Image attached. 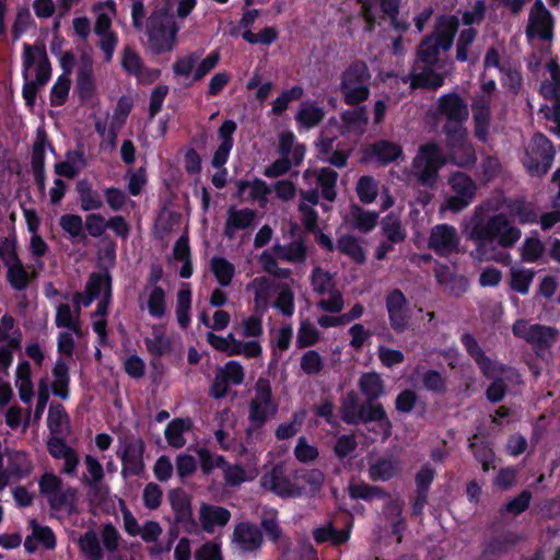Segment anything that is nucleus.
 Masks as SVG:
<instances>
[{"mask_svg":"<svg viewBox=\"0 0 560 560\" xmlns=\"http://www.w3.org/2000/svg\"><path fill=\"white\" fill-rule=\"evenodd\" d=\"M521 235V230L512 225L504 213L475 220L469 231V240L476 245V256L487 260L495 258L499 247L512 248Z\"/></svg>","mask_w":560,"mask_h":560,"instance_id":"obj_1","label":"nucleus"},{"mask_svg":"<svg viewBox=\"0 0 560 560\" xmlns=\"http://www.w3.org/2000/svg\"><path fill=\"white\" fill-rule=\"evenodd\" d=\"M22 77L24 84L22 96L25 105L33 107L36 103L38 90L45 86L51 78V63L44 45H23Z\"/></svg>","mask_w":560,"mask_h":560,"instance_id":"obj_2","label":"nucleus"},{"mask_svg":"<svg viewBox=\"0 0 560 560\" xmlns=\"http://www.w3.org/2000/svg\"><path fill=\"white\" fill-rule=\"evenodd\" d=\"M371 72L365 61L353 60L340 75L339 91L349 106L364 103L370 96Z\"/></svg>","mask_w":560,"mask_h":560,"instance_id":"obj_3","label":"nucleus"},{"mask_svg":"<svg viewBox=\"0 0 560 560\" xmlns=\"http://www.w3.org/2000/svg\"><path fill=\"white\" fill-rule=\"evenodd\" d=\"M445 163L446 159L440 145L435 142H427L419 147L411 166L418 183L433 188L438 182L439 172Z\"/></svg>","mask_w":560,"mask_h":560,"instance_id":"obj_4","label":"nucleus"},{"mask_svg":"<svg viewBox=\"0 0 560 560\" xmlns=\"http://www.w3.org/2000/svg\"><path fill=\"white\" fill-rule=\"evenodd\" d=\"M556 150L550 139L541 132H536L526 151L523 165L532 177L541 178L552 166Z\"/></svg>","mask_w":560,"mask_h":560,"instance_id":"obj_5","label":"nucleus"},{"mask_svg":"<svg viewBox=\"0 0 560 560\" xmlns=\"http://www.w3.org/2000/svg\"><path fill=\"white\" fill-rule=\"evenodd\" d=\"M175 22L165 13H152L147 23L149 47L153 55L172 51L177 35Z\"/></svg>","mask_w":560,"mask_h":560,"instance_id":"obj_6","label":"nucleus"},{"mask_svg":"<svg viewBox=\"0 0 560 560\" xmlns=\"http://www.w3.org/2000/svg\"><path fill=\"white\" fill-rule=\"evenodd\" d=\"M435 112L438 116L445 118L442 127L444 135H448L451 130L465 129L464 124L469 117L468 104L457 92L440 95L435 103Z\"/></svg>","mask_w":560,"mask_h":560,"instance_id":"obj_7","label":"nucleus"},{"mask_svg":"<svg viewBox=\"0 0 560 560\" xmlns=\"http://www.w3.org/2000/svg\"><path fill=\"white\" fill-rule=\"evenodd\" d=\"M525 34L528 39L549 42L553 38L555 18L541 0H536L530 8Z\"/></svg>","mask_w":560,"mask_h":560,"instance_id":"obj_8","label":"nucleus"},{"mask_svg":"<svg viewBox=\"0 0 560 560\" xmlns=\"http://www.w3.org/2000/svg\"><path fill=\"white\" fill-rule=\"evenodd\" d=\"M390 328L396 334L405 332L410 325L411 312L406 295L400 289L390 290L385 298Z\"/></svg>","mask_w":560,"mask_h":560,"instance_id":"obj_9","label":"nucleus"},{"mask_svg":"<svg viewBox=\"0 0 560 560\" xmlns=\"http://www.w3.org/2000/svg\"><path fill=\"white\" fill-rule=\"evenodd\" d=\"M445 141L454 164L464 168L472 167L476 164V151L472 143L468 141L466 128L451 130L448 135H445Z\"/></svg>","mask_w":560,"mask_h":560,"instance_id":"obj_10","label":"nucleus"},{"mask_svg":"<svg viewBox=\"0 0 560 560\" xmlns=\"http://www.w3.org/2000/svg\"><path fill=\"white\" fill-rule=\"evenodd\" d=\"M168 501L175 525H180L186 534H197L198 523L194 518L190 497L183 489L176 488L170 491Z\"/></svg>","mask_w":560,"mask_h":560,"instance_id":"obj_11","label":"nucleus"},{"mask_svg":"<svg viewBox=\"0 0 560 560\" xmlns=\"http://www.w3.org/2000/svg\"><path fill=\"white\" fill-rule=\"evenodd\" d=\"M145 444L142 439L126 442L117 456L121 462V476L124 478L140 476L144 470L143 454Z\"/></svg>","mask_w":560,"mask_h":560,"instance_id":"obj_12","label":"nucleus"},{"mask_svg":"<svg viewBox=\"0 0 560 560\" xmlns=\"http://www.w3.org/2000/svg\"><path fill=\"white\" fill-rule=\"evenodd\" d=\"M435 475V469L429 463L423 464L417 471L415 476L416 489L411 499L412 516H422L424 508L428 504L429 491L434 481Z\"/></svg>","mask_w":560,"mask_h":560,"instance_id":"obj_13","label":"nucleus"},{"mask_svg":"<svg viewBox=\"0 0 560 560\" xmlns=\"http://www.w3.org/2000/svg\"><path fill=\"white\" fill-rule=\"evenodd\" d=\"M232 541L242 552H256L264 545V534L257 524L242 521L234 526Z\"/></svg>","mask_w":560,"mask_h":560,"instance_id":"obj_14","label":"nucleus"},{"mask_svg":"<svg viewBox=\"0 0 560 560\" xmlns=\"http://www.w3.org/2000/svg\"><path fill=\"white\" fill-rule=\"evenodd\" d=\"M429 247L441 257L458 253L459 237L456 229L450 224L435 225L429 237Z\"/></svg>","mask_w":560,"mask_h":560,"instance_id":"obj_15","label":"nucleus"},{"mask_svg":"<svg viewBox=\"0 0 560 560\" xmlns=\"http://www.w3.org/2000/svg\"><path fill=\"white\" fill-rule=\"evenodd\" d=\"M376 422L383 440H387L392 435L393 424L388 418L383 405L377 400H365L362 402L361 412L358 419V425L363 423Z\"/></svg>","mask_w":560,"mask_h":560,"instance_id":"obj_16","label":"nucleus"},{"mask_svg":"<svg viewBox=\"0 0 560 560\" xmlns=\"http://www.w3.org/2000/svg\"><path fill=\"white\" fill-rule=\"evenodd\" d=\"M419 72H411L402 78L404 83H410L411 90H438L445 83V75L436 72V66L417 65Z\"/></svg>","mask_w":560,"mask_h":560,"instance_id":"obj_17","label":"nucleus"},{"mask_svg":"<svg viewBox=\"0 0 560 560\" xmlns=\"http://www.w3.org/2000/svg\"><path fill=\"white\" fill-rule=\"evenodd\" d=\"M491 102L492 97L490 96H478L471 103L475 137L483 143L489 137Z\"/></svg>","mask_w":560,"mask_h":560,"instance_id":"obj_18","label":"nucleus"},{"mask_svg":"<svg viewBox=\"0 0 560 560\" xmlns=\"http://www.w3.org/2000/svg\"><path fill=\"white\" fill-rule=\"evenodd\" d=\"M237 129V125L232 119L224 120L218 129V138L220 144L213 153L211 164L213 167H223L230 158V153L234 145L233 136Z\"/></svg>","mask_w":560,"mask_h":560,"instance_id":"obj_19","label":"nucleus"},{"mask_svg":"<svg viewBox=\"0 0 560 560\" xmlns=\"http://www.w3.org/2000/svg\"><path fill=\"white\" fill-rule=\"evenodd\" d=\"M459 25L460 21L456 14L443 13L436 16L433 32L429 35L436 39L440 45L443 44L452 49Z\"/></svg>","mask_w":560,"mask_h":560,"instance_id":"obj_20","label":"nucleus"},{"mask_svg":"<svg viewBox=\"0 0 560 560\" xmlns=\"http://www.w3.org/2000/svg\"><path fill=\"white\" fill-rule=\"evenodd\" d=\"M264 489L270 490L279 497L287 498L294 494L293 485L281 466H275L260 478Z\"/></svg>","mask_w":560,"mask_h":560,"instance_id":"obj_21","label":"nucleus"},{"mask_svg":"<svg viewBox=\"0 0 560 560\" xmlns=\"http://www.w3.org/2000/svg\"><path fill=\"white\" fill-rule=\"evenodd\" d=\"M460 342L469 357L476 362L482 375L487 378L492 377L494 371L493 361L485 353L477 339L470 332H464L460 336Z\"/></svg>","mask_w":560,"mask_h":560,"instance_id":"obj_22","label":"nucleus"},{"mask_svg":"<svg viewBox=\"0 0 560 560\" xmlns=\"http://www.w3.org/2000/svg\"><path fill=\"white\" fill-rule=\"evenodd\" d=\"M199 520L202 529L212 534L214 527H224L231 520V512L223 506L202 503L199 511Z\"/></svg>","mask_w":560,"mask_h":560,"instance_id":"obj_23","label":"nucleus"},{"mask_svg":"<svg viewBox=\"0 0 560 560\" xmlns=\"http://www.w3.org/2000/svg\"><path fill=\"white\" fill-rule=\"evenodd\" d=\"M77 93L81 102L89 101L95 90L94 72L92 59L88 56L81 57L77 75Z\"/></svg>","mask_w":560,"mask_h":560,"instance_id":"obj_24","label":"nucleus"},{"mask_svg":"<svg viewBox=\"0 0 560 560\" xmlns=\"http://www.w3.org/2000/svg\"><path fill=\"white\" fill-rule=\"evenodd\" d=\"M451 50L445 45L425 35L419 43L416 51V65L424 66H439L441 51L446 52Z\"/></svg>","mask_w":560,"mask_h":560,"instance_id":"obj_25","label":"nucleus"},{"mask_svg":"<svg viewBox=\"0 0 560 560\" xmlns=\"http://www.w3.org/2000/svg\"><path fill=\"white\" fill-rule=\"evenodd\" d=\"M361 394L365 397V400H378L385 395V383L382 376L375 372L363 373L358 382Z\"/></svg>","mask_w":560,"mask_h":560,"instance_id":"obj_26","label":"nucleus"},{"mask_svg":"<svg viewBox=\"0 0 560 560\" xmlns=\"http://www.w3.org/2000/svg\"><path fill=\"white\" fill-rule=\"evenodd\" d=\"M47 427L50 435H62L69 432L70 417L60 402H51L48 409Z\"/></svg>","mask_w":560,"mask_h":560,"instance_id":"obj_27","label":"nucleus"},{"mask_svg":"<svg viewBox=\"0 0 560 560\" xmlns=\"http://www.w3.org/2000/svg\"><path fill=\"white\" fill-rule=\"evenodd\" d=\"M557 329L541 324H532L527 343L532 345L535 351L547 350L551 347L557 337Z\"/></svg>","mask_w":560,"mask_h":560,"instance_id":"obj_28","label":"nucleus"},{"mask_svg":"<svg viewBox=\"0 0 560 560\" xmlns=\"http://www.w3.org/2000/svg\"><path fill=\"white\" fill-rule=\"evenodd\" d=\"M378 212L369 211L358 205H352L350 209V223L361 233H369L376 226Z\"/></svg>","mask_w":560,"mask_h":560,"instance_id":"obj_29","label":"nucleus"},{"mask_svg":"<svg viewBox=\"0 0 560 560\" xmlns=\"http://www.w3.org/2000/svg\"><path fill=\"white\" fill-rule=\"evenodd\" d=\"M337 249L358 265H363L366 261L365 250L361 246L359 238L352 234L339 236Z\"/></svg>","mask_w":560,"mask_h":560,"instance_id":"obj_30","label":"nucleus"},{"mask_svg":"<svg viewBox=\"0 0 560 560\" xmlns=\"http://www.w3.org/2000/svg\"><path fill=\"white\" fill-rule=\"evenodd\" d=\"M144 345L150 354L161 358L168 354L173 348V341L165 335L160 326L154 325L152 328V338H144Z\"/></svg>","mask_w":560,"mask_h":560,"instance_id":"obj_31","label":"nucleus"},{"mask_svg":"<svg viewBox=\"0 0 560 560\" xmlns=\"http://www.w3.org/2000/svg\"><path fill=\"white\" fill-rule=\"evenodd\" d=\"M75 190L80 199V208L83 211L98 210L103 208V200L97 190L86 179H80L77 183Z\"/></svg>","mask_w":560,"mask_h":560,"instance_id":"obj_32","label":"nucleus"},{"mask_svg":"<svg viewBox=\"0 0 560 560\" xmlns=\"http://www.w3.org/2000/svg\"><path fill=\"white\" fill-rule=\"evenodd\" d=\"M314 173L316 175V183L320 187L322 197L327 201H335L337 197L338 173L330 167H322Z\"/></svg>","mask_w":560,"mask_h":560,"instance_id":"obj_33","label":"nucleus"},{"mask_svg":"<svg viewBox=\"0 0 560 560\" xmlns=\"http://www.w3.org/2000/svg\"><path fill=\"white\" fill-rule=\"evenodd\" d=\"M371 152L382 165H387L402 155V148L389 140H378L372 144Z\"/></svg>","mask_w":560,"mask_h":560,"instance_id":"obj_34","label":"nucleus"},{"mask_svg":"<svg viewBox=\"0 0 560 560\" xmlns=\"http://www.w3.org/2000/svg\"><path fill=\"white\" fill-rule=\"evenodd\" d=\"M362 402L354 390H349L341 399L340 417L349 425H358Z\"/></svg>","mask_w":560,"mask_h":560,"instance_id":"obj_35","label":"nucleus"},{"mask_svg":"<svg viewBox=\"0 0 560 560\" xmlns=\"http://www.w3.org/2000/svg\"><path fill=\"white\" fill-rule=\"evenodd\" d=\"M210 269L221 287L231 284L235 275V267L226 258L213 256L210 260Z\"/></svg>","mask_w":560,"mask_h":560,"instance_id":"obj_36","label":"nucleus"},{"mask_svg":"<svg viewBox=\"0 0 560 560\" xmlns=\"http://www.w3.org/2000/svg\"><path fill=\"white\" fill-rule=\"evenodd\" d=\"M399 471L396 460L381 458L370 466V478L374 481H388Z\"/></svg>","mask_w":560,"mask_h":560,"instance_id":"obj_37","label":"nucleus"},{"mask_svg":"<svg viewBox=\"0 0 560 560\" xmlns=\"http://www.w3.org/2000/svg\"><path fill=\"white\" fill-rule=\"evenodd\" d=\"M12 477L25 478L32 469L33 464L28 455L24 452H13L9 455L8 466L5 468Z\"/></svg>","mask_w":560,"mask_h":560,"instance_id":"obj_38","label":"nucleus"},{"mask_svg":"<svg viewBox=\"0 0 560 560\" xmlns=\"http://www.w3.org/2000/svg\"><path fill=\"white\" fill-rule=\"evenodd\" d=\"M80 551L89 559V560H103L104 552L100 545V540L94 530L90 529L85 532L78 541Z\"/></svg>","mask_w":560,"mask_h":560,"instance_id":"obj_39","label":"nucleus"},{"mask_svg":"<svg viewBox=\"0 0 560 560\" xmlns=\"http://www.w3.org/2000/svg\"><path fill=\"white\" fill-rule=\"evenodd\" d=\"M515 542L516 540L511 533L491 537L483 545L482 557H494L504 553L510 547L515 545Z\"/></svg>","mask_w":560,"mask_h":560,"instance_id":"obj_40","label":"nucleus"},{"mask_svg":"<svg viewBox=\"0 0 560 560\" xmlns=\"http://www.w3.org/2000/svg\"><path fill=\"white\" fill-rule=\"evenodd\" d=\"M191 291L189 288H182L177 293L176 317L182 329L190 325Z\"/></svg>","mask_w":560,"mask_h":560,"instance_id":"obj_41","label":"nucleus"},{"mask_svg":"<svg viewBox=\"0 0 560 560\" xmlns=\"http://www.w3.org/2000/svg\"><path fill=\"white\" fill-rule=\"evenodd\" d=\"M88 294L98 298L104 291L112 294V276L108 270L104 272H92L85 283Z\"/></svg>","mask_w":560,"mask_h":560,"instance_id":"obj_42","label":"nucleus"},{"mask_svg":"<svg viewBox=\"0 0 560 560\" xmlns=\"http://www.w3.org/2000/svg\"><path fill=\"white\" fill-rule=\"evenodd\" d=\"M147 308L153 318H163L166 314V292L162 287H154L150 290Z\"/></svg>","mask_w":560,"mask_h":560,"instance_id":"obj_43","label":"nucleus"},{"mask_svg":"<svg viewBox=\"0 0 560 560\" xmlns=\"http://www.w3.org/2000/svg\"><path fill=\"white\" fill-rule=\"evenodd\" d=\"M478 31L475 27H464L459 31L456 40V56L458 62H467L469 60L468 51L470 46L477 39Z\"/></svg>","mask_w":560,"mask_h":560,"instance_id":"obj_44","label":"nucleus"},{"mask_svg":"<svg viewBox=\"0 0 560 560\" xmlns=\"http://www.w3.org/2000/svg\"><path fill=\"white\" fill-rule=\"evenodd\" d=\"M448 184L455 194L466 196L471 199L475 198L477 187L467 174L462 172L452 173L448 178Z\"/></svg>","mask_w":560,"mask_h":560,"instance_id":"obj_45","label":"nucleus"},{"mask_svg":"<svg viewBox=\"0 0 560 560\" xmlns=\"http://www.w3.org/2000/svg\"><path fill=\"white\" fill-rule=\"evenodd\" d=\"M188 428L189 423L186 425V421L184 419H173L167 423L164 431L167 443L175 448L183 447L186 443L184 432L188 430Z\"/></svg>","mask_w":560,"mask_h":560,"instance_id":"obj_46","label":"nucleus"},{"mask_svg":"<svg viewBox=\"0 0 560 560\" xmlns=\"http://www.w3.org/2000/svg\"><path fill=\"white\" fill-rule=\"evenodd\" d=\"M77 490L73 488H68L65 491H59L52 497L48 498L49 506L52 510H61L66 509L69 514L77 512V501H75Z\"/></svg>","mask_w":560,"mask_h":560,"instance_id":"obj_47","label":"nucleus"},{"mask_svg":"<svg viewBox=\"0 0 560 560\" xmlns=\"http://www.w3.org/2000/svg\"><path fill=\"white\" fill-rule=\"evenodd\" d=\"M510 213L517 219L522 225L533 224L538 221V213L535 208L525 200H514L510 205Z\"/></svg>","mask_w":560,"mask_h":560,"instance_id":"obj_48","label":"nucleus"},{"mask_svg":"<svg viewBox=\"0 0 560 560\" xmlns=\"http://www.w3.org/2000/svg\"><path fill=\"white\" fill-rule=\"evenodd\" d=\"M7 281L15 291H23L27 288L31 277L22 261L7 267Z\"/></svg>","mask_w":560,"mask_h":560,"instance_id":"obj_49","label":"nucleus"},{"mask_svg":"<svg viewBox=\"0 0 560 560\" xmlns=\"http://www.w3.org/2000/svg\"><path fill=\"white\" fill-rule=\"evenodd\" d=\"M355 190L360 201L369 205L375 201L378 195V185L374 177L363 175L359 178Z\"/></svg>","mask_w":560,"mask_h":560,"instance_id":"obj_50","label":"nucleus"},{"mask_svg":"<svg viewBox=\"0 0 560 560\" xmlns=\"http://www.w3.org/2000/svg\"><path fill=\"white\" fill-rule=\"evenodd\" d=\"M325 117V112L322 107L315 105H305L296 113L295 119L298 124L311 129L316 127Z\"/></svg>","mask_w":560,"mask_h":560,"instance_id":"obj_51","label":"nucleus"},{"mask_svg":"<svg viewBox=\"0 0 560 560\" xmlns=\"http://www.w3.org/2000/svg\"><path fill=\"white\" fill-rule=\"evenodd\" d=\"M349 495L354 500L362 499L364 501H372L375 498H384L386 492L381 487L371 486L362 481L349 486Z\"/></svg>","mask_w":560,"mask_h":560,"instance_id":"obj_52","label":"nucleus"},{"mask_svg":"<svg viewBox=\"0 0 560 560\" xmlns=\"http://www.w3.org/2000/svg\"><path fill=\"white\" fill-rule=\"evenodd\" d=\"M250 401H259V404H264L265 406H271V416L276 415L278 411V405L272 396V388L269 380L259 377L255 384V398Z\"/></svg>","mask_w":560,"mask_h":560,"instance_id":"obj_53","label":"nucleus"},{"mask_svg":"<svg viewBox=\"0 0 560 560\" xmlns=\"http://www.w3.org/2000/svg\"><path fill=\"white\" fill-rule=\"evenodd\" d=\"M60 228L68 233L72 238L86 240L84 232V223L79 214L67 213L61 215L59 220Z\"/></svg>","mask_w":560,"mask_h":560,"instance_id":"obj_54","label":"nucleus"},{"mask_svg":"<svg viewBox=\"0 0 560 560\" xmlns=\"http://www.w3.org/2000/svg\"><path fill=\"white\" fill-rule=\"evenodd\" d=\"M230 225L237 230H245L250 228L256 219V211L249 208L235 209L231 207L228 212Z\"/></svg>","mask_w":560,"mask_h":560,"instance_id":"obj_55","label":"nucleus"},{"mask_svg":"<svg viewBox=\"0 0 560 560\" xmlns=\"http://www.w3.org/2000/svg\"><path fill=\"white\" fill-rule=\"evenodd\" d=\"M304 90L300 85H294L289 90H284L273 102L271 112L276 116L282 115L292 101H298L303 96Z\"/></svg>","mask_w":560,"mask_h":560,"instance_id":"obj_56","label":"nucleus"},{"mask_svg":"<svg viewBox=\"0 0 560 560\" xmlns=\"http://www.w3.org/2000/svg\"><path fill=\"white\" fill-rule=\"evenodd\" d=\"M140 55L131 46H126L121 54V68L129 75H138L143 69Z\"/></svg>","mask_w":560,"mask_h":560,"instance_id":"obj_57","label":"nucleus"},{"mask_svg":"<svg viewBox=\"0 0 560 560\" xmlns=\"http://www.w3.org/2000/svg\"><path fill=\"white\" fill-rule=\"evenodd\" d=\"M319 340V331L310 320L301 322L296 336V347L300 349L314 346Z\"/></svg>","mask_w":560,"mask_h":560,"instance_id":"obj_58","label":"nucleus"},{"mask_svg":"<svg viewBox=\"0 0 560 560\" xmlns=\"http://www.w3.org/2000/svg\"><path fill=\"white\" fill-rule=\"evenodd\" d=\"M242 37L252 45L262 44L269 46L278 39L279 32L275 26H266L257 34L246 30L242 33Z\"/></svg>","mask_w":560,"mask_h":560,"instance_id":"obj_59","label":"nucleus"},{"mask_svg":"<svg viewBox=\"0 0 560 560\" xmlns=\"http://www.w3.org/2000/svg\"><path fill=\"white\" fill-rule=\"evenodd\" d=\"M47 143V137L44 129H39L37 132L36 140L32 148L31 166L33 170H45V148Z\"/></svg>","mask_w":560,"mask_h":560,"instance_id":"obj_60","label":"nucleus"},{"mask_svg":"<svg viewBox=\"0 0 560 560\" xmlns=\"http://www.w3.org/2000/svg\"><path fill=\"white\" fill-rule=\"evenodd\" d=\"M0 259L5 267L22 261L18 255L15 236L0 238Z\"/></svg>","mask_w":560,"mask_h":560,"instance_id":"obj_61","label":"nucleus"},{"mask_svg":"<svg viewBox=\"0 0 560 560\" xmlns=\"http://www.w3.org/2000/svg\"><path fill=\"white\" fill-rule=\"evenodd\" d=\"M311 283L314 291L318 294L329 292L335 283L331 273L323 270L320 267H315L312 271Z\"/></svg>","mask_w":560,"mask_h":560,"instance_id":"obj_62","label":"nucleus"},{"mask_svg":"<svg viewBox=\"0 0 560 560\" xmlns=\"http://www.w3.org/2000/svg\"><path fill=\"white\" fill-rule=\"evenodd\" d=\"M340 118L349 129L365 126L369 121L366 107L359 105L353 109L342 112Z\"/></svg>","mask_w":560,"mask_h":560,"instance_id":"obj_63","label":"nucleus"},{"mask_svg":"<svg viewBox=\"0 0 560 560\" xmlns=\"http://www.w3.org/2000/svg\"><path fill=\"white\" fill-rule=\"evenodd\" d=\"M534 277L535 272L530 269L512 270L511 288L521 294H527Z\"/></svg>","mask_w":560,"mask_h":560,"instance_id":"obj_64","label":"nucleus"}]
</instances>
